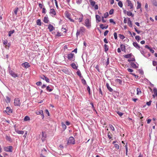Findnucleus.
<instances>
[{
    "instance_id": "obj_1",
    "label": "nucleus",
    "mask_w": 157,
    "mask_h": 157,
    "mask_svg": "<svg viewBox=\"0 0 157 157\" xmlns=\"http://www.w3.org/2000/svg\"><path fill=\"white\" fill-rule=\"evenodd\" d=\"M85 30L86 29L84 27H81L77 31L76 33V36L78 37L80 34H82L83 33H84Z\"/></svg>"
},
{
    "instance_id": "obj_2",
    "label": "nucleus",
    "mask_w": 157,
    "mask_h": 157,
    "mask_svg": "<svg viewBox=\"0 0 157 157\" xmlns=\"http://www.w3.org/2000/svg\"><path fill=\"white\" fill-rule=\"evenodd\" d=\"M9 74L13 78H16L19 77V75L16 73L14 71L11 69L10 67H9Z\"/></svg>"
},
{
    "instance_id": "obj_3",
    "label": "nucleus",
    "mask_w": 157,
    "mask_h": 157,
    "mask_svg": "<svg viewBox=\"0 0 157 157\" xmlns=\"http://www.w3.org/2000/svg\"><path fill=\"white\" fill-rule=\"evenodd\" d=\"M21 101L18 98H15L14 99V104L15 106H20Z\"/></svg>"
},
{
    "instance_id": "obj_4",
    "label": "nucleus",
    "mask_w": 157,
    "mask_h": 157,
    "mask_svg": "<svg viewBox=\"0 0 157 157\" xmlns=\"http://www.w3.org/2000/svg\"><path fill=\"white\" fill-rule=\"evenodd\" d=\"M84 22V25L85 26L88 28H90L91 26V21L88 18L86 19L85 20Z\"/></svg>"
},
{
    "instance_id": "obj_5",
    "label": "nucleus",
    "mask_w": 157,
    "mask_h": 157,
    "mask_svg": "<svg viewBox=\"0 0 157 157\" xmlns=\"http://www.w3.org/2000/svg\"><path fill=\"white\" fill-rule=\"evenodd\" d=\"M68 144H75V140L73 137H70L68 140Z\"/></svg>"
},
{
    "instance_id": "obj_6",
    "label": "nucleus",
    "mask_w": 157,
    "mask_h": 157,
    "mask_svg": "<svg viewBox=\"0 0 157 157\" xmlns=\"http://www.w3.org/2000/svg\"><path fill=\"white\" fill-rule=\"evenodd\" d=\"M6 110L3 111L4 113H11L13 112V110L10 107H7L6 108Z\"/></svg>"
},
{
    "instance_id": "obj_7",
    "label": "nucleus",
    "mask_w": 157,
    "mask_h": 157,
    "mask_svg": "<svg viewBox=\"0 0 157 157\" xmlns=\"http://www.w3.org/2000/svg\"><path fill=\"white\" fill-rule=\"evenodd\" d=\"M74 54L72 53H70L68 54L67 56V58L68 59L74 61L75 60V58H74Z\"/></svg>"
},
{
    "instance_id": "obj_8",
    "label": "nucleus",
    "mask_w": 157,
    "mask_h": 157,
    "mask_svg": "<svg viewBox=\"0 0 157 157\" xmlns=\"http://www.w3.org/2000/svg\"><path fill=\"white\" fill-rule=\"evenodd\" d=\"M13 147L12 146H9L5 147L4 148V150L7 152H12Z\"/></svg>"
},
{
    "instance_id": "obj_9",
    "label": "nucleus",
    "mask_w": 157,
    "mask_h": 157,
    "mask_svg": "<svg viewBox=\"0 0 157 157\" xmlns=\"http://www.w3.org/2000/svg\"><path fill=\"white\" fill-rule=\"evenodd\" d=\"M52 17H54L56 15V13L55 10L54 9H51L49 12Z\"/></svg>"
},
{
    "instance_id": "obj_10",
    "label": "nucleus",
    "mask_w": 157,
    "mask_h": 157,
    "mask_svg": "<svg viewBox=\"0 0 157 157\" xmlns=\"http://www.w3.org/2000/svg\"><path fill=\"white\" fill-rule=\"evenodd\" d=\"M126 2L128 3V6H129L130 7V9H132L133 8V5L131 3V1L130 0H127Z\"/></svg>"
},
{
    "instance_id": "obj_11",
    "label": "nucleus",
    "mask_w": 157,
    "mask_h": 157,
    "mask_svg": "<svg viewBox=\"0 0 157 157\" xmlns=\"http://www.w3.org/2000/svg\"><path fill=\"white\" fill-rule=\"evenodd\" d=\"M46 137V135L45 132H42L41 140L43 142L44 141Z\"/></svg>"
},
{
    "instance_id": "obj_12",
    "label": "nucleus",
    "mask_w": 157,
    "mask_h": 157,
    "mask_svg": "<svg viewBox=\"0 0 157 157\" xmlns=\"http://www.w3.org/2000/svg\"><path fill=\"white\" fill-rule=\"evenodd\" d=\"M48 28L50 32H52L55 30V28L51 24H49L48 25Z\"/></svg>"
},
{
    "instance_id": "obj_13",
    "label": "nucleus",
    "mask_w": 157,
    "mask_h": 157,
    "mask_svg": "<svg viewBox=\"0 0 157 157\" xmlns=\"http://www.w3.org/2000/svg\"><path fill=\"white\" fill-rule=\"evenodd\" d=\"M128 22H127L128 26L130 27H132V22L131 21L130 18H128Z\"/></svg>"
},
{
    "instance_id": "obj_14",
    "label": "nucleus",
    "mask_w": 157,
    "mask_h": 157,
    "mask_svg": "<svg viewBox=\"0 0 157 157\" xmlns=\"http://www.w3.org/2000/svg\"><path fill=\"white\" fill-rule=\"evenodd\" d=\"M133 45L135 47H136V48H137L138 49H140V46L136 42H134L133 43Z\"/></svg>"
},
{
    "instance_id": "obj_15",
    "label": "nucleus",
    "mask_w": 157,
    "mask_h": 157,
    "mask_svg": "<svg viewBox=\"0 0 157 157\" xmlns=\"http://www.w3.org/2000/svg\"><path fill=\"white\" fill-rule=\"evenodd\" d=\"M96 19L97 22L98 23L101 21V17L99 15H96Z\"/></svg>"
},
{
    "instance_id": "obj_16",
    "label": "nucleus",
    "mask_w": 157,
    "mask_h": 157,
    "mask_svg": "<svg viewBox=\"0 0 157 157\" xmlns=\"http://www.w3.org/2000/svg\"><path fill=\"white\" fill-rule=\"evenodd\" d=\"M132 56V53H130L128 54L125 55L123 56L124 57L126 58H128L131 57Z\"/></svg>"
},
{
    "instance_id": "obj_17",
    "label": "nucleus",
    "mask_w": 157,
    "mask_h": 157,
    "mask_svg": "<svg viewBox=\"0 0 157 157\" xmlns=\"http://www.w3.org/2000/svg\"><path fill=\"white\" fill-rule=\"evenodd\" d=\"M36 114L37 115L40 114L42 116H43V117H44L43 112V110H39V111L36 112Z\"/></svg>"
},
{
    "instance_id": "obj_18",
    "label": "nucleus",
    "mask_w": 157,
    "mask_h": 157,
    "mask_svg": "<svg viewBox=\"0 0 157 157\" xmlns=\"http://www.w3.org/2000/svg\"><path fill=\"white\" fill-rule=\"evenodd\" d=\"M106 86L107 88L110 92H112L113 91V89L109 86V85L108 83H106Z\"/></svg>"
},
{
    "instance_id": "obj_19",
    "label": "nucleus",
    "mask_w": 157,
    "mask_h": 157,
    "mask_svg": "<svg viewBox=\"0 0 157 157\" xmlns=\"http://www.w3.org/2000/svg\"><path fill=\"white\" fill-rule=\"evenodd\" d=\"M130 65L133 68H138V66H136V64L135 63H131Z\"/></svg>"
},
{
    "instance_id": "obj_20",
    "label": "nucleus",
    "mask_w": 157,
    "mask_h": 157,
    "mask_svg": "<svg viewBox=\"0 0 157 157\" xmlns=\"http://www.w3.org/2000/svg\"><path fill=\"white\" fill-rule=\"evenodd\" d=\"M153 92L154 94L153 95V97L155 98L156 96H157V89L156 88L153 89Z\"/></svg>"
},
{
    "instance_id": "obj_21",
    "label": "nucleus",
    "mask_w": 157,
    "mask_h": 157,
    "mask_svg": "<svg viewBox=\"0 0 157 157\" xmlns=\"http://www.w3.org/2000/svg\"><path fill=\"white\" fill-rule=\"evenodd\" d=\"M71 67L74 69H77L78 67L76 66V64L74 63H73L71 64Z\"/></svg>"
},
{
    "instance_id": "obj_22",
    "label": "nucleus",
    "mask_w": 157,
    "mask_h": 157,
    "mask_svg": "<svg viewBox=\"0 0 157 157\" xmlns=\"http://www.w3.org/2000/svg\"><path fill=\"white\" fill-rule=\"evenodd\" d=\"M126 14L128 16L134 17V14L130 11H128L126 12Z\"/></svg>"
},
{
    "instance_id": "obj_23",
    "label": "nucleus",
    "mask_w": 157,
    "mask_h": 157,
    "mask_svg": "<svg viewBox=\"0 0 157 157\" xmlns=\"http://www.w3.org/2000/svg\"><path fill=\"white\" fill-rule=\"evenodd\" d=\"M43 21L44 22V23H48L49 21L48 19V18L47 17H45L44 18Z\"/></svg>"
},
{
    "instance_id": "obj_24",
    "label": "nucleus",
    "mask_w": 157,
    "mask_h": 157,
    "mask_svg": "<svg viewBox=\"0 0 157 157\" xmlns=\"http://www.w3.org/2000/svg\"><path fill=\"white\" fill-rule=\"evenodd\" d=\"M121 48V50L123 51H125V47L124 44H121L120 46Z\"/></svg>"
},
{
    "instance_id": "obj_25",
    "label": "nucleus",
    "mask_w": 157,
    "mask_h": 157,
    "mask_svg": "<svg viewBox=\"0 0 157 157\" xmlns=\"http://www.w3.org/2000/svg\"><path fill=\"white\" fill-rule=\"evenodd\" d=\"M115 81L117 83H119L120 85H121L122 84V80L121 79H116L115 80Z\"/></svg>"
},
{
    "instance_id": "obj_26",
    "label": "nucleus",
    "mask_w": 157,
    "mask_h": 157,
    "mask_svg": "<svg viewBox=\"0 0 157 157\" xmlns=\"http://www.w3.org/2000/svg\"><path fill=\"white\" fill-rule=\"evenodd\" d=\"M65 16L68 19L71 17V14L67 12H65Z\"/></svg>"
},
{
    "instance_id": "obj_27",
    "label": "nucleus",
    "mask_w": 157,
    "mask_h": 157,
    "mask_svg": "<svg viewBox=\"0 0 157 157\" xmlns=\"http://www.w3.org/2000/svg\"><path fill=\"white\" fill-rule=\"evenodd\" d=\"M23 64L24 65V66L25 68H28L30 67V65L29 64V63L27 62H25L23 63Z\"/></svg>"
},
{
    "instance_id": "obj_28",
    "label": "nucleus",
    "mask_w": 157,
    "mask_h": 157,
    "mask_svg": "<svg viewBox=\"0 0 157 157\" xmlns=\"http://www.w3.org/2000/svg\"><path fill=\"white\" fill-rule=\"evenodd\" d=\"M77 74V75L80 77V78H82V75L81 73L79 71V70H78L76 72Z\"/></svg>"
},
{
    "instance_id": "obj_29",
    "label": "nucleus",
    "mask_w": 157,
    "mask_h": 157,
    "mask_svg": "<svg viewBox=\"0 0 157 157\" xmlns=\"http://www.w3.org/2000/svg\"><path fill=\"white\" fill-rule=\"evenodd\" d=\"M6 101L7 103H9L10 101V98L8 96L6 97Z\"/></svg>"
},
{
    "instance_id": "obj_30",
    "label": "nucleus",
    "mask_w": 157,
    "mask_h": 157,
    "mask_svg": "<svg viewBox=\"0 0 157 157\" xmlns=\"http://www.w3.org/2000/svg\"><path fill=\"white\" fill-rule=\"evenodd\" d=\"M89 2H90V5L92 6H94L95 4V2L93 1L92 0H89Z\"/></svg>"
},
{
    "instance_id": "obj_31",
    "label": "nucleus",
    "mask_w": 157,
    "mask_h": 157,
    "mask_svg": "<svg viewBox=\"0 0 157 157\" xmlns=\"http://www.w3.org/2000/svg\"><path fill=\"white\" fill-rule=\"evenodd\" d=\"M137 6L136 7V9H139L141 8V4L140 2H139L138 1L137 2Z\"/></svg>"
},
{
    "instance_id": "obj_32",
    "label": "nucleus",
    "mask_w": 157,
    "mask_h": 157,
    "mask_svg": "<svg viewBox=\"0 0 157 157\" xmlns=\"http://www.w3.org/2000/svg\"><path fill=\"white\" fill-rule=\"evenodd\" d=\"M16 132L18 134H23L24 133V132L22 131H20L17 130L16 131Z\"/></svg>"
},
{
    "instance_id": "obj_33",
    "label": "nucleus",
    "mask_w": 157,
    "mask_h": 157,
    "mask_svg": "<svg viewBox=\"0 0 157 157\" xmlns=\"http://www.w3.org/2000/svg\"><path fill=\"white\" fill-rule=\"evenodd\" d=\"M30 120V117L28 116H26L24 118V120L25 121H29Z\"/></svg>"
},
{
    "instance_id": "obj_34",
    "label": "nucleus",
    "mask_w": 157,
    "mask_h": 157,
    "mask_svg": "<svg viewBox=\"0 0 157 157\" xmlns=\"http://www.w3.org/2000/svg\"><path fill=\"white\" fill-rule=\"evenodd\" d=\"M112 135H113L112 134L110 133V132H108L107 136H108V138L109 139H111V138H112V136H111Z\"/></svg>"
},
{
    "instance_id": "obj_35",
    "label": "nucleus",
    "mask_w": 157,
    "mask_h": 157,
    "mask_svg": "<svg viewBox=\"0 0 157 157\" xmlns=\"http://www.w3.org/2000/svg\"><path fill=\"white\" fill-rule=\"evenodd\" d=\"M14 30H12L9 32L8 36H10L11 35L14 33Z\"/></svg>"
},
{
    "instance_id": "obj_36",
    "label": "nucleus",
    "mask_w": 157,
    "mask_h": 157,
    "mask_svg": "<svg viewBox=\"0 0 157 157\" xmlns=\"http://www.w3.org/2000/svg\"><path fill=\"white\" fill-rule=\"evenodd\" d=\"M46 90L48 91L51 92L53 90V89L50 88L49 86H48L46 87Z\"/></svg>"
},
{
    "instance_id": "obj_37",
    "label": "nucleus",
    "mask_w": 157,
    "mask_h": 157,
    "mask_svg": "<svg viewBox=\"0 0 157 157\" xmlns=\"http://www.w3.org/2000/svg\"><path fill=\"white\" fill-rule=\"evenodd\" d=\"M118 5L119 6H120V7L121 8L123 6V4L122 2L121 1H119L118 3Z\"/></svg>"
},
{
    "instance_id": "obj_38",
    "label": "nucleus",
    "mask_w": 157,
    "mask_h": 157,
    "mask_svg": "<svg viewBox=\"0 0 157 157\" xmlns=\"http://www.w3.org/2000/svg\"><path fill=\"white\" fill-rule=\"evenodd\" d=\"M62 126V128L64 129H65L66 128L67 126L65 124L63 123L62 122L61 123Z\"/></svg>"
},
{
    "instance_id": "obj_39",
    "label": "nucleus",
    "mask_w": 157,
    "mask_h": 157,
    "mask_svg": "<svg viewBox=\"0 0 157 157\" xmlns=\"http://www.w3.org/2000/svg\"><path fill=\"white\" fill-rule=\"evenodd\" d=\"M36 24L37 25L40 26L41 25V21L40 19H38L36 21Z\"/></svg>"
},
{
    "instance_id": "obj_40",
    "label": "nucleus",
    "mask_w": 157,
    "mask_h": 157,
    "mask_svg": "<svg viewBox=\"0 0 157 157\" xmlns=\"http://www.w3.org/2000/svg\"><path fill=\"white\" fill-rule=\"evenodd\" d=\"M82 82L84 85H86V80L84 78H82L81 80Z\"/></svg>"
},
{
    "instance_id": "obj_41",
    "label": "nucleus",
    "mask_w": 157,
    "mask_h": 157,
    "mask_svg": "<svg viewBox=\"0 0 157 157\" xmlns=\"http://www.w3.org/2000/svg\"><path fill=\"white\" fill-rule=\"evenodd\" d=\"M105 47V52L109 50L108 46L106 44H105L104 45Z\"/></svg>"
},
{
    "instance_id": "obj_42",
    "label": "nucleus",
    "mask_w": 157,
    "mask_h": 157,
    "mask_svg": "<svg viewBox=\"0 0 157 157\" xmlns=\"http://www.w3.org/2000/svg\"><path fill=\"white\" fill-rule=\"evenodd\" d=\"M136 90L137 91V94H140L141 93V92L139 88H137Z\"/></svg>"
},
{
    "instance_id": "obj_43",
    "label": "nucleus",
    "mask_w": 157,
    "mask_h": 157,
    "mask_svg": "<svg viewBox=\"0 0 157 157\" xmlns=\"http://www.w3.org/2000/svg\"><path fill=\"white\" fill-rule=\"evenodd\" d=\"M83 18V15L82 14L81 15V17L79 18L78 19V20L79 22H81Z\"/></svg>"
},
{
    "instance_id": "obj_44",
    "label": "nucleus",
    "mask_w": 157,
    "mask_h": 157,
    "mask_svg": "<svg viewBox=\"0 0 157 157\" xmlns=\"http://www.w3.org/2000/svg\"><path fill=\"white\" fill-rule=\"evenodd\" d=\"M119 36L121 39H123L125 38L124 36L121 34H119Z\"/></svg>"
},
{
    "instance_id": "obj_45",
    "label": "nucleus",
    "mask_w": 157,
    "mask_h": 157,
    "mask_svg": "<svg viewBox=\"0 0 157 157\" xmlns=\"http://www.w3.org/2000/svg\"><path fill=\"white\" fill-rule=\"evenodd\" d=\"M135 39L139 42L140 39V37L139 36H135Z\"/></svg>"
},
{
    "instance_id": "obj_46",
    "label": "nucleus",
    "mask_w": 157,
    "mask_h": 157,
    "mask_svg": "<svg viewBox=\"0 0 157 157\" xmlns=\"http://www.w3.org/2000/svg\"><path fill=\"white\" fill-rule=\"evenodd\" d=\"M6 139L7 140L9 141H10L11 140L10 137V136H8L7 135H6Z\"/></svg>"
},
{
    "instance_id": "obj_47",
    "label": "nucleus",
    "mask_w": 157,
    "mask_h": 157,
    "mask_svg": "<svg viewBox=\"0 0 157 157\" xmlns=\"http://www.w3.org/2000/svg\"><path fill=\"white\" fill-rule=\"evenodd\" d=\"M109 125L110 128H111V129L112 131H114V130H115L114 128L113 127V126L112 124H109Z\"/></svg>"
},
{
    "instance_id": "obj_48",
    "label": "nucleus",
    "mask_w": 157,
    "mask_h": 157,
    "mask_svg": "<svg viewBox=\"0 0 157 157\" xmlns=\"http://www.w3.org/2000/svg\"><path fill=\"white\" fill-rule=\"evenodd\" d=\"M134 29L135 30V31L137 33L139 34L140 33V31L139 30H138L137 29V28L136 26H135L134 27Z\"/></svg>"
},
{
    "instance_id": "obj_49",
    "label": "nucleus",
    "mask_w": 157,
    "mask_h": 157,
    "mask_svg": "<svg viewBox=\"0 0 157 157\" xmlns=\"http://www.w3.org/2000/svg\"><path fill=\"white\" fill-rule=\"evenodd\" d=\"M87 89L89 92V95L91 94V93H90V88L89 86H87Z\"/></svg>"
},
{
    "instance_id": "obj_50",
    "label": "nucleus",
    "mask_w": 157,
    "mask_h": 157,
    "mask_svg": "<svg viewBox=\"0 0 157 157\" xmlns=\"http://www.w3.org/2000/svg\"><path fill=\"white\" fill-rule=\"evenodd\" d=\"M124 147L125 148V151H126V155H127V152H128V147L127 144L124 146Z\"/></svg>"
},
{
    "instance_id": "obj_51",
    "label": "nucleus",
    "mask_w": 157,
    "mask_h": 157,
    "mask_svg": "<svg viewBox=\"0 0 157 157\" xmlns=\"http://www.w3.org/2000/svg\"><path fill=\"white\" fill-rule=\"evenodd\" d=\"M7 43H8V40H5L3 41V44L5 45V46L7 45Z\"/></svg>"
},
{
    "instance_id": "obj_52",
    "label": "nucleus",
    "mask_w": 157,
    "mask_h": 157,
    "mask_svg": "<svg viewBox=\"0 0 157 157\" xmlns=\"http://www.w3.org/2000/svg\"><path fill=\"white\" fill-rule=\"evenodd\" d=\"M114 11V10L113 9H111L109 11V14L110 15H112L113 14Z\"/></svg>"
},
{
    "instance_id": "obj_53",
    "label": "nucleus",
    "mask_w": 157,
    "mask_h": 157,
    "mask_svg": "<svg viewBox=\"0 0 157 157\" xmlns=\"http://www.w3.org/2000/svg\"><path fill=\"white\" fill-rule=\"evenodd\" d=\"M109 16L108 13V12H106L104 14V17H103L104 18H106L107 17Z\"/></svg>"
},
{
    "instance_id": "obj_54",
    "label": "nucleus",
    "mask_w": 157,
    "mask_h": 157,
    "mask_svg": "<svg viewBox=\"0 0 157 157\" xmlns=\"http://www.w3.org/2000/svg\"><path fill=\"white\" fill-rule=\"evenodd\" d=\"M18 8H17L15 9V10H14V13L16 15H17V12L18 11Z\"/></svg>"
},
{
    "instance_id": "obj_55",
    "label": "nucleus",
    "mask_w": 157,
    "mask_h": 157,
    "mask_svg": "<svg viewBox=\"0 0 157 157\" xmlns=\"http://www.w3.org/2000/svg\"><path fill=\"white\" fill-rule=\"evenodd\" d=\"M152 64L154 66H155L157 65V62L155 61H153Z\"/></svg>"
},
{
    "instance_id": "obj_56",
    "label": "nucleus",
    "mask_w": 157,
    "mask_h": 157,
    "mask_svg": "<svg viewBox=\"0 0 157 157\" xmlns=\"http://www.w3.org/2000/svg\"><path fill=\"white\" fill-rule=\"evenodd\" d=\"M109 21L110 23H113L114 25H115L116 24V22L114 21L112 19L109 20Z\"/></svg>"
},
{
    "instance_id": "obj_57",
    "label": "nucleus",
    "mask_w": 157,
    "mask_h": 157,
    "mask_svg": "<svg viewBox=\"0 0 157 157\" xmlns=\"http://www.w3.org/2000/svg\"><path fill=\"white\" fill-rule=\"evenodd\" d=\"M114 36L115 39L117 40V34L116 32L114 33Z\"/></svg>"
},
{
    "instance_id": "obj_58",
    "label": "nucleus",
    "mask_w": 157,
    "mask_h": 157,
    "mask_svg": "<svg viewBox=\"0 0 157 157\" xmlns=\"http://www.w3.org/2000/svg\"><path fill=\"white\" fill-rule=\"evenodd\" d=\"M36 84L37 86H40L42 85V82H36Z\"/></svg>"
},
{
    "instance_id": "obj_59",
    "label": "nucleus",
    "mask_w": 157,
    "mask_h": 157,
    "mask_svg": "<svg viewBox=\"0 0 157 157\" xmlns=\"http://www.w3.org/2000/svg\"><path fill=\"white\" fill-rule=\"evenodd\" d=\"M82 0H78L76 1V3L78 4H81L82 2Z\"/></svg>"
},
{
    "instance_id": "obj_60",
    "label": "nucleus",
    "mask_w": 157,
    "mask_h": 157,
    "mask_svg": "<svg viewBox=\"0 0 157 157\" xmlns=\"http://www.w3.org/2000/svg\"><path fill=\"white\" fill-rule=\"evenodd\" d=\"M117 113L121 117L123 115V113L119 111L117 112Z\"/></svg>"
},
{
    "instance_id": "obj_61",
    "label": "nucleus",
    "mask_w": 157,
    "mask_h": 157,
    "mask_svg": "<svg viewBox=\"0 0 157 157\" xmlns=\"http://www.w3.org/2000/svg\"><path fill=\"white\" fill-rule=\"evenodd\" d=\"M44 80H45L47 82H49L50 80H49V79L46 77H45V78Z\"/></svg>"
},
{
    "instance_id": "obj_62",
    "label": "nucleus",
    "mask_w": 157,
    "mask_h": 157,
    "mask_svg": "<svg viewBox=\"0 0 157 157\" xmlns=\"http://www.w3.org/2000/svg\"><path fill=\"white\" fill-rule=\"evenodd\" d=\"M10 44L9 43L7 44V45L5 46V47L6 48H9L10 47Z\"/></svg>"
},
{
    "instance_id": "obj_63",
    "label": "nucleus",
    "mask_w": 157,
    "mask_h": 157,
    "mask_svg": "<svg viewBox=\"0 0 157 157\" xmlns=\"http://www.w3.org/2000/svg\"><path fill=\"white\" fill-rule=\"evenodd\" d=\"M114 147L116 148H117L118 149H119V146L117 144H114Z\"/></svg>"
},
{
    "instance_id": "obj_64",
    "label": "nucleus",
    "mask_w": 157,
    "mask_h": 157,
    "mask_svg": "<svg viewBox=\"0 0 157 157\" xmlns=\"http://www.w3.org/2000/svg\"><path fill=\"white\" fill-rule=\"evenodd\" d=\"M100 27L102 29H105V26H104V25L102 24H100Z\"/></svg>"
}]
</instances>
